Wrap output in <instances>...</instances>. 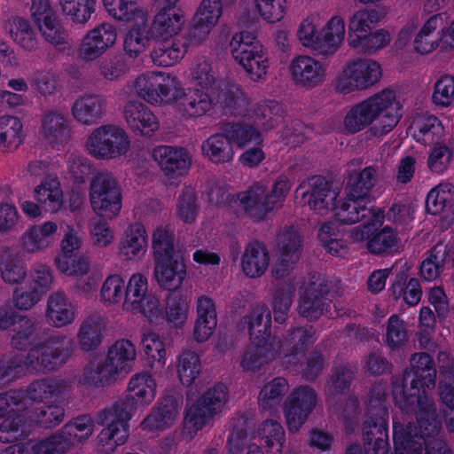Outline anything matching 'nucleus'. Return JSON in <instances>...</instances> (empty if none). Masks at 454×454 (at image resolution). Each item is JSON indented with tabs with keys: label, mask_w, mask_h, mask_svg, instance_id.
Masks as SVG:
<instances>
[{
	"label": "nucleus",
	"mask_w": 454,
	"mask_h": 454,
	"mask_svg": "<svg viewBox=\"0 0 454 454\" xmlns=\"http://www.w3.org/2000/svg\"><path fill=\"white\" fill-rule=\"evenodd\" d=\"M11 345L13 348H29L23 360L30 370L49 372L58 370L71 357L73 341L65 334L43 329L35 320L25 315H18L12 325Z\"/></svg>",
	"instance_id": "f257e3e1"
},
{
	"label": "nucleus",
	"mask_w": 454,
	"mask_h": 454,
	"mask_svg": "<svg viewBox=\"0 0 454 454\" xmlns=\"http://www.w3.org/2000/svg\"><path fill=\"white\" fill-rule=\"evenodd\" d=\"M411 369L393 377L392 393L402 412L414 413L417 421L431 422L426 430H437V413L433 400L423 388H434L436 370L432 357L424 352L415 353L410 359Z\"/></svg>",
	"instance_id": "f03ea898"
},
{
	"label": "nucleus",
	"mask_w": 454,
	"mask_h": 454,
	"mask_svg": "<svg viewBox=\"0 0 454 454\" xmlns=\"http://www.w3.org/2000/svg\"><path fill=\"white\" fill-rule=\"evenodd\" d=\"M400 116L395 92L385 89L352 106L344 117L343 127L348 133L355 134L376 121L366 133L369 137H382L396 126Z\"/></svg>",
	"instance_id": "7ed1b4c3"
},
{
	"label": "nucleus",
	"mask_w": 454,
	"mask_h": 454,
	"mask_svg": "<svg viewBox=\"0 0 454 454\" xmlns=\"http://www.w3.org/2000/svg\"><path fill=\"white\" fill-rule=\"evenodd\" d=\"M108 14L117 21L135 23L127 32L123 49L132 59L137 58L150 44L152 36L146 22L148 14L138 6L137 0H103Z\"/></svg>",
	"instance_id": "20e7f679"
},
{
	"label": "nucleus",
	"mask_w": 454,
	"mask_h": 454,
	"mask_svg": "<svg viewBox=\"0 0 454 454\" xmlns=\"http://www.w3.org/2000/svg\"><path fill=\"white\" fill-rule=\"evenodd\" d=\"M228 401V387L223 383H217L204 391L195 401L187 403L182 437L192 440L199 431L212 427L214 418L224 410Z\"/></svg>",
	"instance_id": "39448f33"
},
{
	"label": "nucleus",
	"mask_w": 454,
	"mask_h": 454,
	"mask_svg": "<svg viewBox=\"0 0 454 454\" xmlns=\"http://www.w3.org/2000/svg\"><path fill=\"white\" fill-rule=\"evenodd\" d=\"M225 90L223 94H214L199 88L184 89L177 80L172 94L176 111L183 119L190 120L205 115L216 104L223 107H230L232 103L237 104L242 95L239 86H225Z\"/></svg>",
	"instance_id": "423d86ee"
},
{
	"label": "nucleus",
	"mask_w": 454,
	"mask_h": 454,
	"mask_svg": "<svg viewBox=\"0 0 454 454\" xmlns=\"http://www.w3.org/2000/svg\"><path fill=\"white\" fill-rule=\"evenodd\" d=\"M135 411L136 405L133 400L124 398L98 414L97 422L103 426V429L98 434L102 451L113 452L118 446L126 442L129 437L128 421Z\"/></svg>",
	"instance_id": "0eeeda50"
},
{
	"label": "nucleus",
	"mask_w": 454,
	"mask_h": 454,
	"mask_svg": "<svg viewBox=\"0 0 454 454\" xmlns=\"http://www.w3.org/2000/svg\"><path fill=\"white\" fill-rule=\"evenodd\" d=\"M230 51L252 81L266 79L268 53L254 33L246 30L235 33L230 42Z\"/></svg>",
	"instance_id": "6e6552de"
},
{
	"label": "nucleus",
	"mask_w": 454,
	"mask_h": 454,
	"mask_svg": "<svg viewBox=\"0 0 454 454\" xmlns=\"http://www.w3.org/2000/svg\"><path fill=\"white\" fill-rule=\"evenodd\" d=\"M88 153L98 160H110L125 156L130 149L126 130L116 124H103L93 129L85 140Z\"/></svg>",
	"instance_id": "1a4fd4ad"
},
{
	"label": "nucleus",
	"mask_w": 454,
	"mask_h": 454,
	"mask_svg": "<svg viewBox=\"0 0 454 454\" xmlns=\"http://www.w3.org/2000/svg\"><path fill=\"white\" fill-rule=\"evenodd\" d=\"M381 77L382 69L376 60L353 59L342 67L336 78L335 90L344 95L364 91L377 84Z\"/></svg>",
	"instance_id": "9d476101"
},
{
	"label": "nucleus",
	"mask_w": 454,
	"mask_h": 454,
	"mask_svg": "<svg viewBox=\"0 0 454 454\" xmlns=\"http://www.w3.org/2000/svg\"><path fill=\"white\" fill-rule=\"evenodd\" d=\"M90 201L93 211L105 218L113 219L121 208V187L113 173L98 172L90 184Z\"/></svg>",
	"instance_id": "9b49d317"
},
{
	"label": "nucleus",
	"mask_w": 454,
	"mask_h": 454,
	"mask_svg": "<svg viewBox=\"0 0 454 454\" xmlns=\"http://www.w3.org/2000/svg\"><path fill=\"white\" fill-rule=\"evenodd\" d=\"M177 80L167 72L146 71L135 78L133 89L140 98L153 106H168L173 104Z\"/></svg>",
	"instance_id": "f8f14e48"
},
{
	"label": "nucleus",
	"mask_w": 454,
	"mask_h": 454,
	"mask_svg": "<svg viewBox=\"0 0 454 454\" xmlns=\"http://www.w3.org/2000/svg\"><path fill=\"white\" fill-rule=\"evenodd\" d=\"M385 393L369 401L372 415L364 422L363 434L366 454H387V412L383 405Z\"/></svg>",
	"instance_id": "ddd939ff"
},
{
	"label": "nucleus",
	"mask_w": 454,
	"mask_h": 454,
	"mask_svg": "<svg viewBox=\"0 0 454 454\" xmlns=\"http://www.w3.org/2000/svg\"><path fill=\"white\" fill-rule=\"evenodd\" d=\"M122 309L140 312L150 321L160 316V301L149 291L148 279L142 273H133L129 277L126 284Z\"/></svg>",
	"instance_id": "4468645a"
},
{
	"label": "nucleus",
	"mask_w": 454,
	"mask_h": 454,
	"mask_svg": "<svg viewBox=\"0 0 454 454\" xmlns=\"http://www.w3.org/2000/svg\"><path fill=\"white\" fill-rule=\"evenodd\" d=\"M331 301L326 280L314 274L300 291L299 314L309 320L317 319L328 311Z\"/></svg>",
	"instance_id": "2eb2a0df"
},
{
	"label": "nucleus",
	"mask_w": 454,
	"mask_h": 454,
	"mask_svg": "<svg viewBox=\"0 0 454 454\" xmlns=\"http://www.w3.org/2000/svg\"><path fill=\"white\" fill-rule=\"evenodd\" d=\"M318 396L309 386L294 387L284 403V415L290 432L296 433L316 408Z\"/></svg>",
	"instance_id": "dca6fc26"
},
{
	"label": "nucleus",
	"mask_w": 454,
	"mask_h": 454,
	"mask_svg": "<svg viewBox=\"0 0 454 454\" xmlns=\"http://www.w3.org/2000/svg\"><path fill=\"white\" fill-rule=\"evenodd\" d=\"M403 417L395 414L393 418V440L395 454H421L423 448V437L436 434L441 430V423L437 420V430L430 434L426 430L430 423L427 419L417 421L419 428L408 422L404 427L402 424Z\"/></svg>",
	"instance_id": "f3484780"
},
{
	"label": "nucleus",
	"mask_w": 454,
	"mask_h": 454,
	"mask_svg": "<svg viewBox=\"0 0 454 454\" xmlns=\"http://www.w3.org/2000/svg\"><path fill=\"white\" fill-rule=\"evenodd\" d=\"M328 65L307 54L294 57L288 65L293 83L300 88L312 90L325 83Z\"/></svg>",
	"instance_id": "a211bd4d"
},
{
	"label": "nucleus",
	"mask_w": 454,
	"mask_h": 454,
	"mask_svg": "<svg viewBox=\"0 0 454 454\" xmlns=\"http://www.w3.org/2000/svg\"><path fill=\"white\" fill-rule=\"evenodd\" d=\"M278 261L272 268V276L282 278L289 274L299 261L301 253V238L293 227L284 228L277 236Z\"/></svg>",
	"instance_id": "6ab92c4d"
},
{
	"label": "nucleus",
	"mask_w": 454,
	"mask_h": 454,
	"mask_svg": "<svg viewBox=\"0 0 454 454\" xmlns=\"http://www.w3.org/2000/svg\"><path fill=\"white\" fill-rule=\"evenodd\" d=\"M94 432V423L88 416L74 418L59 431L46 438L53 454L67 451L74 440L81 442L87 440Z\"/></svg>",
	"instance_id": "aec40b11"
},
{
	"label": "nucleus",
	"mask_w": 454,
	"mask_h": 454,
	"mask_svg": "<svg viewBox=\"0 0 454 454\" xmlns=\"http://www.w3.org/2000/svg\"><path fill=\"white\" fill-rule=\"evenodd\" d=\"M117 39L115 27L103 22L90 29L82 38L78 56L85 61H93L112 48Z\"/></svg>",
	"instance_id": "412c9836"
},
{
	"label": "nucleus",
	"mask_w": 454,
	"mask_h": 454,
	"mask_svg": "<svg viewBox=\"0 0 454 454\" xmlns=\"http://www.w3.org/2000/svg\"><path fill=\"white\" fill-rule=\"evenodd\" d=\"M151 155L164 175L169 178L186 174L192 161L188 150L179 146L159 145L153 149Z\"/></svg>",
	"instance_id": "4be33fe9"
},
{
	"label": "nucleus",
	"mask_w": 454,
	"mask_h": 454,
	"mask_svg": "<svg viewBox=\"0 0 454 454\" xmlns=\"http://www.w3.org/2000/svg\"><path fill=\"white\" fill-rule=\"evenodd\" d=\"M235 203L254 222L264 220L276 208L268 195L267 187L260 183L239 192Z\"/></svg>",
	"instance_id": "5701e85b"
},
{
	"label": "nucleus",
	"mask_w": 454,
	"mask_h": 454,
	"mask_svg": "<svg viewBox=\"0 0 454 454\" xmlns=\"http://www.w3.org/2000/svg\"><path fill=\"white\" fill-rule=\"evenodd\" d=\"M303 190L301 196H308L307 204L314 212L325 215L334 208V202L338 193L331 188V185L321 176H312L301 182L296 192Z\"/></svg>",
	"instance_id": "b1692460"
},
{
	"label": "nucleus",
	"mask_w": 454,
	"mask_h": 454,
	"mask_svg": "<svg viewBox=\"0 0 454 454\" xmlns=\"http://www.w3.org/2000/svg\"><path fill=\"white\" fill-rule=\"evenodd\" d=\"M58 229L57 223L52 221L29 227L19 239L20 252L31 255L44 253L53 245Z\"/></svg>",
	"instance_id": "393cba45"
},
{
	"label": "nucleus",
	"mask_w": 454,
	"mask_h": 454,
	"mask_svg": "<svg viewBox=\"0 0 454 454\" xmlns=\"http://www.w3.org/2000/svg\"><path fill=\"white\" fill-rule=\"evenodd\" d=\"M153 278L160 288L176 291L186 278V266L180 256L153 260Z\"/></svg>",
	"instance_id": "a878e982"
},
{
	"label": "nucleus",
	"mask_w": 454,
	"mask_h": 454,
	"mask_svg": "<svg viewBox=\"0 0 454 454\" xmlns=\"http://www.w3.org/2000/svg\"><path fill=\"white\" fill-rule=\"evenodd\" d=\"M122 114L127 125L136 134L152 137L160 128L156 115L142 102H127Z\"/></svg>",
	"instance_id": "bb28decb"
},
{
	"label": "nucleus",
	"mask_w": 454,
	"mask_h": 454,
	"mask_svg": "<svg viewBox=\"0 0 454 454\" xmlns=\"http://www.w3.org/2000/svg\"><path fill=\"white\" fill-rule=\"evenodd\" d=\"M450 18L446 12L436 13L428 18L414 38V49L420 54H427L437 48L445 51L442 40L441 27Z\"/></svg>",
	"instance_id": "cd10ccee"
},
{
	"label": "nucleus",
	"mask_w": 454,
	"mask_h": 454,
	"mask_svg": "<svg viewBox=\"0 0 454 454\" xmlns=\"http://www.w3.org/2000/svg\"><path fill=\"white\" fill-rule=\"evenodd\" d=\"M74 120L83 126L98 124L106 111V99L98 94H83L77 97L71 106Z\"/></svg>",
	"instance_id": "c85d7f7f"
},
{
	"label": "nucleus",
	"mask_w": 454,
	"mask_h": 454,
	"mask_svg": "<svg viewBox=\"0 0 454 454\" xmlns=\"http://www.w3.org/2000/svg\"><path fill=\"white\" fill-rule=\"evenodd\" d=\"M316 340V331L312 326L290 329L285 336L284 344L280 343L283 364L295 365L305 348Z\"/></svg>",
	"instance_id": "c756f323"
},
{
	"label": "nucleus",
	"mask_w": 454,
	"mask_h": 454,
	"mask_svg": "<svg viewBox=\"0 0 454 454\" xmlns=\"http://www.w3.org/2000/svg\"><path fill=\"white\" fill-rule=\"evenodd\" d=\"M179 415L178 402L173 396L162 398L140 423V427L148 432L163 431L171 427Z\"/></svg>",
	"instance_id": "7c9ffc66"
},
{
	"label": "nucleus",
	"mask_w": 454,
	"mask_h": 454,
	"mask_svg": "<svg viewBox=\"0 0 454 454\" xmlns=\"http://www.w3.org/2000/svg\"><path fill=\"white\" fill-rule=\"evenodd\" d=\"M189 72L191 81L195 84V88L214 94H223L226 91L225 86L234 85L221 81L211 62L204 57L195 58L191 64Z\"/></svg>",
	"instance_id": "2f4dec72"
},
{
	"label": "nucleus",
	"mask_w": 454,
	"mask_h": 454,
	"mask_svg": "<svg viewBox=\"0 0 454 454\" xmlns=\"http://www.w3.org/2000/svg\"><path fill=\"white\" fill-rule=\"evenodd\" d=\"M280 350V341L254 342L243 351L239 365L244 372L254 373L271 362Z\"/></svg>",
	"instance_id": "473e14b6"
},
{
	"label": "nucleus",
	"mask_w": 454,
	"mask_h": 454,
	"mask_svg": "<svg viewBox=\"0 0 454 454\" xmlns=\"http://www.w3.org/2000/svg\"><path fill=\"white\" fill-rule=\"evenodd\" d=\"M76 305L73 304L63 291L50 294L47 299L45 317L53 327H64L73 324L77 317Z\"/></svg>",
	"instance_id": "72a5a7b5"
},
{
	"label": "nucleus",
	"mask_w": 454,
	"mask_h": 454,
	"mask_svg": "<svg viewBox=\"0 0 454 454\" xmlns=\"http://www.w3.org/2000/svg\"><path fill=\"white\" fill-rule=\"evenodd\" d=\"M148 238L145 228L140 223L127 226L118 244V254L125 261L143 256L147 248Z\"/></svg>",
	"instance_id": "f704fd0d"
},
{
	"label": "nucleus",
	"mask_w": 454,
	"mask_h": 454,
	"mask_svg": "<svg viewBox=\"0 0 454 454\" xmlns=\"http://www.w3.org/2000/svg\"><path fill=\"white\" fill-rule=\"evenodd\" d=\"M241 325L248 329L251 341H279L270 335L271 315L265 305L256 306L248 315L243 317Z\"/></svg>",
	"instance_id": "c9c22d12"
},
{
	"label": "nucleus",
	"mask_w": 454,
	"mask_h": 454,
	"mask_svg": "<svg viewBox=\"0 0 454 454\" xmlns=\"http://www.w3.org/2000/svg\"><path fill=\"white\" fill-rule=\"evenodd\" d=\"M201 154L214 164L230 163L234 158L232 142L223 126L222 131L212 134L200 145Z\"/></svg>",
	"instance_id": "e433bc0d"
},
{
	"label": "nucleus",
	"mask_w": 454,
	"mask_h": 454,
	"mask_svg": "<svg viewBox=\"0 0 454 454\" xmlns=\"http://www.w3.org/2000/svg\"><path fill=\"white\" fill-rule=\"evenodd\" d=\"M68 389L67 380L48 377L32 381L27 388V396L35 402L56 403Z\"/></svg>",
	"instance_id": "4c0bfd02"
},
{
	"label": "nucleus",
	"mask_w": 454,
	"mask_h": 454,
	"mask_svg": "<svg viewBox=\"0 0 454 454\" xmlns=\"http://www.w3.org/2000/svg\"><path fill=\"white\" fill-rule=\"evenodd\" d=\"M380 176L379 165L367 166L359 172L350 174L345 189L346 194L370 202V193L379 182Z\"/></svg>",
	"instance_id": "58836bf2"
},
{
	"label": "nucleus",
	"mask_w": 454,
	"mask_h": 454,
	"mask_svg": "<svg viewBox=\"0 0 454 454\" xmlns=\"http://www.w3.org/2000/svg\"><path fill=\"white\" fill-rule=\"evenodd\" d=\"M197 319L193 329V338L198 342L206 341L217 325L215 306L213 300L200 295L196 301Z\"/></svg>",
	"instance_id": "ea45409f"
},
{
	"label": "nucleus",
	"mask_w": 454,
	"mask_h": 454,
	"mask_svg": "<svg viewBox=\"0 0 454 454\" xmlns=\"http://www.w3.org/2000/svg\"><path fill=\"white\" fill-rule=\"evenodd\" d=\"M136 357L134 344L129 340L121 339L109 348L106 363L115 375L127 374L132 370Z\"/></svg>",
	"instance_id": "a19ab883"
},
{
	"label": "nucleus",
	"mask_w": 454,
	"mask_h": 454,
	"mask_svg": "<svg viewBox=\"0 0 454 454\" xmlns=\"http://www.w3.org/2000/svg\"><path fill=\"white\" fill-rule=\"evenodd\" d=\"M243 273L252 278L262 276L270 265V254L267 247L258 242L248 243L241 256Z\"/></svg>",
	"instance_id": "79ce46f5"
},
{
	"label": "nucleus",
	"mask_w": 454,
	"mask_h": 454,
	"mask_svg": "<svg viewBox=\"0 0 454 454\" xmlns=\"http://www.w3.org/2000/svg\"><path fill=\"white\" fill-rule=\"evenodd\" d=\"M4 30L12 40L27 51H35L39 46V39L30 21L25 18L15 16L4 22Z\"/></svg>",
	"instance_id": "37998d69"
},
{
	"label": "nucleus",
	"mask_w": 454,
	"mask_h": 454,
	"mask_svg": "<svg viewBox=\"0 0 454 454\" xmlns=\"http://www.w3.org/2000/svg\"><path fill=\"white\" fill-rule=\"evenodd\" d=\"M184 23V16L181 13L162 9L154 16L148 29L152 39L168 41L181 31Z\"/></svg>",
	"instance_id": "c03bdc74"
},
{
	"label": "nucleus",
	"mask_w": 454,
	"mask_h": 454,
	"mask_svg": "<svg viewBox=\"0 0 454 454\" xmlns=\"http://www.w3.org/2000/svg\"><path fill=\"white\" fill-rule=\"evenodd\" d=\"M34 198L45 210L55 213L59 211L64 200V194L59 178L46 176L34 189Z\"/></svg>",
	"instance_id": "a18cd8bd"
},
{
	"label": "nucleus",
	"mask_w": 454,
	"mask_h": 454,
	"mask_svg": "<svg viewBox=\"0 0 454 454\" xmlns=\"http://www.w3.org/2000/svg\"><path fill=\"white\" fill-rule=\"evenodd\" d=\"M68 119L64 111L49 110L42 117V134L51 144H62L69 138Z\"/></svg>",
	"instance_id": "49530a36"
},
{
	"label": "nucleus",
	"mask_w": 454,
	"mask_h": 454,
	"mask_svg": "<svg viewBox=\"0 0 454 454\" xmlns=\"http://www.w3.org/2000/svg\"><path fill=\"white\" fill-rule=\"evenodd\" d=\"M354 376L355 372L348 365L333 367L325 386L326 402L330 405L335 406L338 396L348 392Z\"/></svg>",
	"instance_id": "de8ad7c7"
},
{
	"label": "nucleus",
	"mask_w": 454,
	"mask_h": 454,
	"mask_svg": "<svg viewBox=\"0 0 454 454\" xmlns=\"http://www.w3.org/2000/svg\"><path fill=\"white\" fill-rule=\"evenodd\" d=\"M454 186L450 183H442L431 189L426 200L427 210L431 215L445 213L446 216H454Z\"/></svg>",
	"instance_id": "09e8293b"
},
{
	"label": "nucleus",
	"mask_w": 454,
	"mask_h": 454,
	"mask_svg": "<svg viewBox=\"0 0 454 454\" xmlns=\"http://www.w3.org/2000/svg\"><path fill=\"white\" fill-rule=\"evenodd\" d=\"M414 139L424 145H430L444 135V128L441 121L434 115L416 117L411 126Z\"/></svg>",
	"instance_id": "8fccbe9b"
},
{
	"label": "nucleus",
	"mask_w": 454,
	"mask_h": 454,
	"mask_svg": "<svg viewBox=\"0 0 454 454\" xmlns=\"http://www.w3.org/2000/svg\"><path fill=\"white\" fill-rule=\"evenodd\" d=\"M367 201L352 198H347L334 206V216L341 223L353 224L371 215L374 208L367 207Z\"/></svg>",
	"instance_id": "3c124183"
},
{
	"label": "nucleus",
	"mask_w": 454,
	"mask_h": 454,
	"mask_svg": "<svg viewBox=\"0 0 454 454\" xmlns=\"http://www.w3.org/2000/svg\"><path fill=\"white\" fill-rule=\"evenodd\" d=\"M176 372L183 386L192 385L202 372V364L199 355L191 349L183 350L176 356Z\"/></svg>",
	"instance_id": "603ef678"
},
{
	"label": "nucleus",
	"mask_w": 454,
	"mask_h": 454,
	"mask_svg": "<svg viewBox=\"0 0 454 454\" xmlns=\"http://www.w3.org/2000/svg\"><path fill=\"white\" fill-rule=\"evenodd\" d=\"M159 43L150 53L155 65L170 67L180 61L187 51V43L180 40L157 41Z\"/></svg>",
	"instance_id": "864d4df0"
},
{
	"label": "nucleus",
	"mask_w": 454,
	"mask_h": 454,
	"mask_svg": "<svg viewBox=\"0 0 454 454\" xmlns=\"http://www.w3.org/2000/svg\"><path fill=\"white\" fill-rule=\"evenodd\" d=\"M191 309V301L185 294H169L165 300V317L176 329L184 327Z\"/></svg>",
	"instance_id": "5fc2aeb1"
},
{
	"label": "nucleus",
	"mask_w": 454,
	"mask_h": 454,
	"mask_svg": "<svg viewBox=\"0 0 454 454\" xmlns=\"http://www.w3.org/2000/svg\"><path fill=\"white\" fill-rule=\"evenodd\" d=\"M320 35L322 45L320 54L325 56L334 54L345 36L344 20L338 15L333 16L323 27Z\"/></svg>",
	"instance_id": "6e6d98bb"
},
{
	"label": "nucleus",
	"mask_w": 454,
	"mask_h": 454,
	"mask_svg": "<svg viewBox=\"0 0 454 454\" xmlns=\"http://www.w3.org/2000/svg\"><path fill=\"white\" fill-rule=\"evenodd\" d=\"M253 427V421L245 416L233 418L231 430L226 441V450L229 454H240L245 448L249 450V430Z\"/></svg>",
	"instance_id": "4d7b16f0"
},
{
	"label": "nucleus",
	"mask_w": 454,
	"mask_h": 454,
	"mask_svg": "<svg viewBox=\"0 0 454 454\" xmlns=\"http://www.w3.org/2000/svg\"><path fill=\"white\" fill-rule=\"evenodd\" d=\"M104 326L99 316H89L80 325L77 340L83 351L96 349L102 342Z\"/></svg>",
	"instance_id": "13d9d810"
},
{
	"label": "nucleus",
	"mask_w": 454,
	"mask_h": 454,
	"mask_svg": "<svg viewBox=\"0 0 454 454\" xmlns=\"http://www.w3.org/2000/svg\"><path fill=\"white\" fill-rule=\"evenodd\" d=\"M0 272L3 280L10 285L20 284L27 276L26 264L9 248L0 254Z\"/></svg>",
	"instance_id": "bf43d9fd"
},
{
	"label": "nucleus",
	"mask_w": 454,
	"mask_h": 454,
	"mask_svg": "<svg viewBox=\"0 0 454 454\" xmlns=\"http://www.w3.org/2000/svg\"><path fill=\"white\" fill-rule=\"evenodd\" d=\"M23 125L15 116L0 117V152L8 153L16 150L23 141Z\"/></svg>",
	"instance_id": "052dcab7"
},
{
	"label": "nucleus",
	"mask_w": 454,
	"mask_h": 454,
	"mask_svg": "<svg viewBox=\"0 0 454 454\" xmlns=\"http://www.w3.org/2000/svg\"><path fill=\"white\" fill-rule=\"evenodd\" d=\"M283 106L276 101L268 100L256 103L252 109L251 118L254 125L270 129L283 120Z\"/></svg>",
	"instance_id": "680f3d73"
},
{
	"label": "nucleus",
	"mask_w": 454,
	"mask_h": 454,
	"mask_svg": "<svg viewBox=\"0 0 454 454\" xmlns=\"http://www.w3.org/2000/svg\"><path fill=\"white\" fill-rule=\"evenodd\" d=\"M142 350L150 362L151 369L154 373L160 372L167 361V351L164 342L155 333L143 334L141 339Z\"/></svg>",
	"instance_id": "e2e57ef3"
},
{
	"label": "nucleus",
	"mask_w": 454,
	"mask_h": 454,
	"mask_svg": "<svg viewBox=\"0 0 454 454\" xmlns=\"http://www.w3.org/2000/svg\"><path fill=\"white\" fill-rule=\"evenodd\" d=\"M380 20V13L376 9H362L356 12L348 24V43L350 46L358 43L364 35L371 31V24Z\"/></svg>",
	"instance_id": "0e129e2a"
},
{
	"label": "nucleus",
	"mask_w": 454,
	"mask_h": 454,
	"mask_svg": "<svg viewBox=\"0 0 454 454\" xmlns=\"http://www.w3.org/2000/svg\"><path fill=\"white\" fill-rule=\"evenodd\" d=\"M288 389L289 385L285 378H274L261 389L258 396L259 406L264 411L277 410Z\"/></svg>",
	"instance_id": "69168bd1"
},
{
	"label": "nucleus",
	"mask_w": 454,
	"mask_h": 454,
	"mask_svg": "<svg viewBox=\"0 0 454 454\" xmlns=\"http://www.w3.org/2000/svg\"><path fill=\"white\" fill-rule=\"evenodd\" d=\"M319 21L320 19L318 14H310L307 16L299 24L296 31V36L303 47L320 54L322 45L321 35L318 32Z\"/></svg>",
	"instance_id": "338daca9"
},
{
	"label": "nucleus",
	"mask_w": 454,
	"mask_h": 454,
	"mask_svg": "<svg viewBox=\"0 0 454 454\" xmlns=\"http://www.w3.org/2000/svg\"><path fill=\"white\" fill-rule=\"evenodd\" d=\"M223 128L232 144H236L239 147H246L251 144L259 145L262 142V135L254 127V123L227 122L223 124Z\"/></svg>",
	"instance_id": "774afa93"
}]
</instances>
